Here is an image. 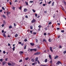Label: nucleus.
Masks as SVG:
<instances>
[{
    "label": "nucleus",
    "mask_w": 66,
    "mask_h": 66,
    "mask_svg": "<svg viewBox=\"0 0 66 66\" xmlns=\"http://www.w3.org/2000/svg\"><path fill=\"white\" fill-rule=\"evenodd\" d=\"M52 23L51 22H50L48 23V24H51Z\"/></svg>",
    "instance_id": "nucleus-51"
},
{
    "label": "nucleus",
    "mask_w": 66,
    "mask_h": 66,
    "mask_svg": "<svg viewBox=\"0 0 66 66\" xmlns=\"http://www.w3.org/2000/svg\"><path fill=\"white\" fill-rule=\"evenodd\" d=\"M54 2H53L52 3V6H53L54 5Z\"/></svg>",
    "instance_id": "nucleus-24"
},
{
    "label": "nucleus",
    "mask_w": 66,
    "mask_h": 66,
    "mask_svg": "<svg viewBox=\"0 0 66 66\" xmlns=\"http://www.w3.org/2000/svg\"><path fill=\"white\" fill-rule=\"evenodd\" d=\"M37 50L36 49H33V51H36Z\"/></svg>",
    "instance_id": "nucleus-26"
},
{
    "label": "nucleus",
    "mask_w": 66,
    "mask_h": 66,
    "mask_svg": "<svg viewBox=\"0 0 66 66\" xmlns=\"http://www.w3.org/2000/svg\"><path fill=\"white\" fill-rule=\"evenodd\" d=\"M2 12V10H0V12Z\"/></svg>",
    "instance_id": "nucleus-63"
},
{
    "label": "nucleus",
    "mask_w": 66,
    "mask_h": 66,
    "mask_svg": "<svg viewBox=\"0 0 66 66\" xmlns=\"http://www.w3.org/2000/svg\"><path fill=\"white\" fill-rule=\"evenodd\" d=\"M10 5H12V3H11V2H10Z\"/></svg>",
    "instance_id": "nucleus-61"
},
{
    "label": "nucleus",
    "mask_w": 66,
    "mask_h": 66,
    "mask_svg": "<svg viewBox=\"0 0 66 66\" xmlns=\"http://www.w3.org/2000/svg\"><path fill=\"white\" fill-rule=\"evenodd\" d=\"M12 9L13 10H15V7H12Z\"/></svg>",
    "instance_id": "nucleus-19"
},
{
    "label": "nucleus",
    "mask_w": 66,
    "mask_h": 66,
    "mask_svg": "<svg viewBox=\"0 0 66 66\" xmlns=\"http://www.w3.org/2000/svg\"><path fill=\"white\" fill-rule=\"evenodd\" d=\"M36 20H35L33 19L32 21L31 22L32 23H34V22H35L36 21Z\"/></svg>",
    "instance_id": "nucleus-7"
},
{
    "label": "nucleus",
    "mask_w": 66,
    "mask_h": 66,
    "mask_svg": "<svg viewBox=\"0 0 66 66\" xmlns=\"http://www.w3.org/2000/svg\"><path fill=\"white\" fill-rule=\"evenodd\" d=\"M12 26H10L9 27V29H11V28H12Z\"/></svg>",
    "instance_id": "nucleus-25"
},
{
    "label": "nucleus",
    "mask_w": 66,
    "mask_h": 66,
    "mask_svg": "<svg viewBox=\"0 0 66 66\" xmlns=\"http://www.w3.org/2000/svg\"><path fill=\"white\" fill-rule=\"evenodd\" d=\"M52 47H50V50L51 51V52H53V50H52Z\"/></svg>",
    "instance_id": "nucleus-5"
},
{
    "label": "nucleus",
    "mask_w": 66,
    "mask_h": 66,
    "mask_svg": "<svg viewBox=\"0 0 66 66\" xmlns=\"http://www.w3.org/2000/svg\"><path fill=\"white\" fill-rule=\"evenodd\" d=\"M3 36L4 37H6V36H5V34H3Z\"/></svg>",
    "instance_id": "nucleus-13"
},
{
    "label": "nucleus",
    "mask_w": 66,
    "mask_h": 66,
    "mask_svg": "<svg viewBox=\"0 0 66 66\" xmlns=\"http://www.w3.org/2000/svg\"><path fill=\"white\" fill-rule=\"evenodd\" d=\"M37 62L38 63V64H40V62H39V61H37Z\"/></svg>",
    "instance_id": "nucleus-52"
},
{
    "label": "nucleus",
    "mask_w": 66,
    "mask_h": 66,
    "mask_svg": "<svg viewBox=\"0 0 66 66\" xmlns=\"http://www.w3.org/2000/svg\"><path fill=\"white\" fill-rule=\"evenodd\" d=\"M35 16L36 17H37V14L36 13H35Z\"/></svg>",
    "instance_id": "nucleus-23"
},
{
    "label": "nucleus",
    "mask_w": 66,
    "mask_h": 66,
    "mask_svg": "<svg viewBox=\"0 0 66 66\" xmlns=\"http://www.w3.org/2000/svg\"><path fill=\"white\" fill-rule=\"evenodd\" d=\"M30 3H33V1H30Z\"/></svg>",
    "instance_id": "nucleus-56"
},
{
    "label": "nucleus",
    "mask_w": 66,
    "mask_h": 66,
    "mask_svg": "<svg viewBox=\"0 0 66 66\" xmlns=\"http://www.w3.org/2000/svg\"><path fill=\"white\" fill-rule=\"evenodd\" d=\"M7 64L9 66H12V64L10 63H8Z\"/></svg>",
    "instance_id": "nucleus-10"
},
{
    "label": "nucleus",
    "mask_w": 66,
    "mask_h": 66,
    "mask_svg": "<svg viewBox=\"0 0 66 66\" xmlns=\"http://www.w3.org/2000/svg\"><path fill=\"white\" fill-rule=\"evenodd\" d=\"M38 57H36L35 58V63H36V61H38Z\"/></svg>",
    "instance_id": "nucleus-1"
},
{
    "label": "nucleus",
    "mask_w": 66,
    "mask_h": 66,
    "mask_svg": "<svg viewBox=\"0 0 66 66\" xmlns=\"http://www.w3.org/2000/svg\"><path fill=\"white\" fill-rule=\"evenodd\" d=\"M18 36V34H16L15 35V37H17V36Z\"/></svg>",
    "instance_id": "nucleus-14"
},
{
    "label": "nucleus",
    "mask_w": 66,
    "mask_h": 66,
    "mask_svg": "<svg viewBox=\"0 0 66 66\" xmlns=\"http://www.w3.org/2000/svg\"><path fill=\"white\" fill-rule=\"evenodd\" d=\"M38 28H42V26H41L39 25L38 26Z\"/></svg>",
    "instance_id": "nucleus-35"
},
{
    "label": "nucleus",
    "mask_w": 66,
    "mask_h": 66,
    "mask_svg": "<svg viewBox=\"0 0 66 66\" xmlns=\"http://www.w3.org/2000/svg\"><path fill=\"white\" fill-rule=\"evenodd\" d=\"M31 61L33 62H34V59H31Z\"/></svg>",
    "instance_id": "nucleus-17"
},
{
    "label": "nucleus",
    "mask_w": 66,
    "mask_h": 66,
    "mask_svg": "<svg viewBox=\"0 0 66 66\" xmlns=\"http://www.w3.org/2000/svg\"><path fill=\"white\" fill-rule=\"evenodd\" d=\"M33 50V49H31L30 50V51H32Z\"/></svg>",
    "instance_id": "nucleus-50"
},
{
    "label": "nucleus",
    "mask_w": 66,
    "mask_h": 66,
    "mask_svg": "<svg viewBox=\"0 0 66 66\" xmlns=\"http://www.w3.org/2000/svg\"><path fill=\"white\" fill-rule=\"evenodd\" d=\"M8 46H11V44L9 43H8Z\"/></svg>",
    "instance_id": "nucleus-44"
},
{
    "label": "nucleus",
    "mask_w": 66,
    "mask_h": 66,
    "mask_svg": "<svg viewBox=\"0 0 66 66\" xmlns=\"http://www.w3.org/2000/svg\"><path fill=\"white\" fill-rule=\"evenodd\" d=\"M41 66H46V65H43L42 64V65H41Z\"/></svg>",
    "instance_id": "nucleus-57"
},
{
    "label": "nucleus",
    "mask_w": 66,
    "mask_h": 66,
    "mask_svg": "<svg viewBox=\"0 0 66 66\" xmlns=\"http://www.w3.org/2000/svg\"><path fill=\"white\" fill-rule=\"evenodd\" d=\"M32 11H33V12H34V13H35V12H36V11H35V10H34V9L32 10Z\"/></svg>",
    "instance_id": "nucleus-29"
},
{
    "label": "nucleus",
    "mask_w": 66,
    "mask_h": 66,
    "mask_svg": "<svg viewBox=\"0 0 66 66\" xmlns=\"http://www.w3.org/2000/svg\"><path fill=\"white\" fill-rule=\"evenodd\" d=\"M4 24H3L2 25V27H4Z\"/></svg>",
    "instance_id": "nucleus-48"
},
{
    "label": "nucleus",
    "mask_w": 66,
    "mask_h": 66,
    "mask_svg": "<svg viewBox=\"0 0 66 66\" xmlns=\"http://www.w3.org/2000/svg\"><path fill=\"white\" fill-rule=\"evenodd\" d=\"M14 27H15L16 26V24L14 23Z\"/></svg>",
    "instance_id": "nucleus-62"
},
{
    "label": "nucleus",
    "mask_w": 66,
    "mask_h": 66,
    "mask_svg": "<svg viewBox=\"0 0 66 66\" xmlns=\"http://www.w3.org/2000/svg\"><path fill=\"white\" fill-rule=\"evenodd\" d=\"M30 33H31V34H32V32H33V31L32 30H30Z\"/></svg>",
    "instance_id": "nucleus-45"
},
{
    "label": "nucleus",
    "mask_w": 66,
    "mask_h": 66,
    "mask_svg": "<svg viewBox=\"0 0 66 66\" xmlns=\"http://www.w3.org/2000/svg\"><path fill=\"white\" fill-rule=\"evenodd\" d=\"M44 35L45 36H46V35H47V34L45 32L44 34Z\"/></svg>",
    "instance_id": "nucleus-37"
},
{
    "label": "nucleus",
    "mask_w": 66,
    "mask_h": 66,
    "mask_svg": "<svg viewBox=\"0 0 66 66\" xmlns=\"http://www.w3.org/2000/svg\"><path fill=\"white\" fill-rule=\"evenodd\" d=\"M43 6H45L46 5V4H43Z\"/></svg>",
    "instance_id": "nucleus-59"
},
{
    "label": "nucleus",
    "mask_w": 66,
    "mask_h": 66,
    "mask_svg": "<svg viewBox=\"0 0 66 66\" xmlns=\"http://www.w3.org/2000/svg\"><path fill=\"white\" fill-rule=\"evenodd\" d=\"M51 1H50L49 2H48V4H50L51 3Z\"/></svg>",
    "instance_id": "nucleus-46"
},
{
    "label": "nucleus",
    "mask_w": 66,
    "mask_h": 66,
    "mask_svg": "<svg viewBox=\"0 0 66 66\" xmlns=\"http://www.w3.org/2000/svg\"><path fill=\"white\" fill-rule=\"evenodd\" d=\"M47 28H45V30L46 31L47 30Z\"/></svg>",
    "instance_id": "nucleus-64"
},
{
    "label": "nucleus",
    "mask_w": 66,
    "mask_h": 66,
    "mask_svg": "<svg viewBox=\"0 0 66 66\" xmlns=\"http://www.w3.org/2000/svg\"><path fill=\"white\" fill-rule=\"evenodd\" d=\"M43 42H46L47 41L46 40H45L44 39L43 40Z\"/></svg>",
    "instance_id": "nucleus-43"
},
{
    "label": "nucleus",
    "mask_w": 66,
    "mask_h": 66,
    "mask_svg": "<svg viewBox=\"0 0 66 66\" xmlns=\"http://www.w3.org/2000/svg\"><path fill=\"white\" fill-rule=\"evenodd\" d=\"M3 18H5V19H6V16L4 15V14L3 15Z\"/></svg>",
    "instance_id": "nucleus-8"
},
{
    "label": "nucleus",
    "mask_w": 66,
    "mask_h": 66,
    "mask_svg": "<svg viewBox=\"0 0 66 66\" xmlns=\"http://www.w3.org/2000/svg\"><path fill=\"white\" fill-rule=\"evenodd\" d=\"M63 53L65 54L66 53V51H65L63 52Z\"/></svg>",
    "instance_id": "nucleus-40"
},
{
    "label": "nucleus",
    "mask_w": 66,
    "mask_h": 66,
    "mask_svg": "<svg viewBox=\"0 0 66 66\" xmlns=\"http://www.w3.org/2000/svg\"><path fill=\"white\" fill-rule=\"evenodd\" d=\"M5 62H2V64L3 65H4V64H5Z\"/></svg>",
    "instance_id": "nucleus-15"
},
{
    "label": "nucleus",
    "mask_w": 66,
    "mask_h": 66,
    "mask_svg": "<svg viewBox=\"0 0 66 66\" xmlns=\"http://www.w3.org/2000/svg\"><path fill=\"white\" fill-rule=\"evenodd\" d=\"M11 64V66H14L15 65V63H12Z\"/></svg>",
    "instance_id": "nucleus-18"
},
{
    "label": "nucleus",
    "mask_w": 66,
    "mask_h": 66,
    "mask_svg": "<svg viewBox=\"0 0 66 66\" xmlns=\"http://www.w3.org/2000/svg\"><path fill=\"white\" fill-rule=\"evenodd\" d=\"M62 46H61V45H60L59 46V48H62Z\"/></svg>",
    "instance_id": "nucleus-34"
},
{
    "label": "nucleus",
    "mask_w": 66,
    "mask_h": 66,
    "mask_svg": "<svg viewBox=\"0 0 66 66\" xmlns=\"http://www.w3.org/2000/svg\"><path fill=\"white\" fill-rule=\"evenodd\" d=\"M28 59H29V57H27V58L25 59L26 60H28Z\"/></svg>",
    "instance_id": "nucleus-31"
},
{
    "label": "nucleus",
    "mask_w": 66,
    "mask_h": 66,
    "mask_svg": "<svg viewBox=\"0 0 66 66\" xmlns=\"http://www.w3.org/2000/svg\"><path fill=\"white\" fill-rule=\"evenodd\" d=\"M56 64H57V65H59V64H62V63H61V62H60V61H58Z\"/></svg>",
    "instance_id": "nucleus-2"
},
{
    "label": "nucleus",
    "mask_w": 66,
    "mask_h": 66,
    "mask_svg": "<svg viewBox=\"0 0 66 66\" xmlns=\"http://www.w3.org/2000/svg\"><path fill=\"white\" fill-rule=\"evenodd\" d=\"M19 9L20 10H22V7H21V6L19 8Z\"/></svg>",
    "instance_id": "nucleus-21"
},
{
    "label": "nucleus",
    "mask_w": 66,
    "mask_h": 66,
    "mask_svg": "<svg viewBox=\"0 0 66 66\" xmlns=\"http://www.w3.org/2000/svg\"><path fill=\"white\" fill-rule=\"evenodd\" d=\"M52 61L51 60L50 61V63H52Z\"/></svg>",
    "instance_id": "nucleus-60"
},
{
    "label": "nucleus",
    "mask_w": 66,
    "mask_h": 66,
    "mask_svg": "<svg viewBox=\"0 0 66 66\" xmlns=\"http://www.w3.org/2000/svg\"><path fill=\"white\" fill-rule=\"evenodd\" d=\"M7 59H8L7 58H6L5 59V61H7Z\"/></svg>",
    "instance_id": "nucleus-42"
},
{
    "label": "nucleus",
    "mask_w": 66,
    "mask_h": 66,
    "mask_svg": "<svg viewBox=\"0 0 66 66\" xmlns=\"http://www.w3.org/2000/svg\"><path fill=\"white\" fill-rule=\"evenodd\" d=\"M24 41L25 42H27V38H26L25 39H24Z\"/></svg>",
    "instance_id": "nucleus-36"
},
{
    "label": "nucleus",
    "mask_w": 66,
    "mask_h": 66,
    "mask_svg": "<svg viewBox=\"0 0 66 66\" xmlns=\"http://www.w3.org/2000/svg\"><path fill=\"white\" fill-rule=\"evenodd\" d=\"M35 63H33L32 64V65H35Z\"/></svg>",
    "instance_id": "nucleus-54"
},
{
    "label": "nucleus",
    "mask_w": 66,
    "mask_h": 66,
    "mask_svg": "<svg viewBox=\"0 0 66 66\" xmlns=\"http://www.w3.org/2000/svg\"><path fill=\"white\" fill-rule=\"evenodd\" d=\"M59 57V56H56L55 57L54 59H57Z\"/></svg>",
    "instance_id": "nucleus-11"
},
{
    "label": "nucleus",
    "mask_w": 66,
    "mask_h": 66,
    "mask_svg": "<svg viewBox=\"0 0 66 66\" xmlns=\"http://www.w3.org/2000/svg\"><path fill=\"white\" fill-rule=\"evenodd\" d=\"M25 3L27 5H28V2H25Z\"/></svg>",
    "instance_id": "nucleus-20"
},
{
    "label": "nucleus",
    "mask_w": 66,
    "mask_h": 66,
    "mask_svg": "<svg viewBox=\"0 0 66 66\" xmlns=\"http://www.w3.org/2000/svg\"><path fill=\"white\" fill-rule=\"evenodd\" d=\"M15 47H14L13 48H12V49L13 50V51H15Z\"/></svg>",
    "instance_id": "nucleus-22"
},
{
    "label": "nucleus",
    "mask_w": 66,
    "mask_h": 66,
    "mask_svg": "<svg viewBox=\"0 0 66 66\" xmlns=\"http://www.w3.org/2000/svg\"><path fill=\"white\" fill-rule=\"evenodd\" d=\"M48 56L50 59H51V55H49Z\"/></svg>",
    "instance_id": "nucleus-16"
},
{
    "label": "nucleus",
    "mask_w": 66,
    "mask_h": 66,
    "mask_svg": "<svg viewBox=\"0 0 66 66\" xmlns=\"http://www.w3.org/2000/svg\"><path fill=\"white\" fill-rule=\"evenodd\" d=\"M19 44H21V42H19Z\"/></svg>",
    "instance_id": "nucleus-53"
},
{
    "label": "nucleus",
    "mask_w": 66,
    "mask_h": 66,
    "mask_svg": "<svg viewBox=\"0 0 66 66\" xmlns=\"http://www.w3.org/2000/svg\"><path fill=\"white\" fill-rule=\"evenodd\" d=\"M33 34H34V35H35V34H36V32H34L33 33Z\"/></svg>",
    "instance_id": "nucleus-41"
},
{
    "label": "nucleus",
    "mask_w": 66,
    "mask_h": 66,
    "mask_svg": "<svg viewBox=\"0 0 66 66\" xmlns=\"http://www.w3.org/2000/svg\"><path fill=\"white\" fill-rule=\"evenodd\" d=\"M48 41L49 42H51V41H52V40H51V39L49 38L48 39Z\"/></svg>",
    "instance_id": "nucleus-12"
},
{
    "label": "nucleus",
    "mask_w": 66,
    "mask_h": 66,
    "mask_svg": "<svg viewBox=\"0 0 66 66\" xmlns=\"http://www.w3.org/2000/svg\"><path fill=\"white\" fill-rule=\"evenodd\" d=\"M28 11V10L27 9H24V12H26L27 11Z\"/></svg>",
    "instance_id": "nucleus-4"
},
{
    "label": "nucleus",
    "mask_w": 66,
    "mask_h": 66,
    "mask_svg": "<svg viewBox=\"0 0 66 66\" xmlns=\"http://www.w3.org/2000/svg\"><path fill=\"white\" fill-rule=\"evenodd\" d=\"M22 62V59H21L19 61V62Z\"/></svg>",
    "instance_id": "nucleus-33"
},
{
    "label": "nucleus",
    "mask_w": 66,
    "mask_h": 66,
    "mask_svg": "<svg viewBox=\"0 0 66 66\" xmlns=\"http://www.w3.org/2000/svg\"><path fill=\"white\" fill-rule=\"evenodd\" d=\"M45 62L46 63L47 62V59H46L45 60Z\"/></svg>",
    "instance_id": "nucleus-28"
},
{
    "label": "nucleus",
    "mask_w": 66,
    "mask_h": 66,
    "mask_svg": "<svg viewBox=\"0 0 66 66\" xmlns=\"http://www.w3.org/2000/svg\"><path fill=\"white\" fill-rule=\"evenodd\" d=\"M24 49H26V45L24 47Z\"/></svg>",
    "instance_id": "nucleus-47"
},
{
    "label": "nucleus",
    "mask_w": 66,
    "mask_h": 66,
    "mask_svg": "<svg viewBox=\"0 0 66 66\" xmlns=\"http://www.w3.org/2000/svg\"><path fill=\"white\" fill-rule=\"evenodd\" d=\"M43 3V2H41L40 3V4H41Z\"/></svg>",
    "instance_id": "nucleus-58"
},
{
    "label": "nucleus",
    "mask_w": 66,
    "mask_h": 66,
    "mask_svg": "<svg viewBox=\"0 0 66 66\" xmlns=\"http://www.w3.org/2000/svg\"><path fill=\"white\" fill-rule=\"evenodd\" d=\"M25 17L27 18H28V16L27 15H26L25 16Z\"/></svg>",
    "instance_id": "nucleus-55"
},
{
    "label": "nucleus",
    "mask_w": 66,
    "mask_h": 66,
    "mask_svg": "<svg viewBox=\"0 0 66 66\" xmlns=\"http://www.w3.org/2000/svg\"><path fill=\"white\" fill-rule=\"evenodd\" d=\"M19 53L20 54H22L23 53V52L21 51Z\"/></svg>",
    "instance_id": "nucleus-6"
},
{
    "label": "nucleus",
    "mask_w": 66,
    "mask_h": 66,
    "mask_svg": "<svg viewBox=\"0 0 66 66\" xmlns=\"http://www.w3.org/2000/svg\"><path fill=\"white\" fill-rule=\"evenodd\" d=\"M30 44L31 45V46H34V44L33 43H30Z\"/></svg>",
    "instance_id": "nucleus-9"
},
{
    "label": "nucleus",
    "mask_w": 66,
    "mask_h": 66,
    "mask_svg": "<svg viewBox=\"0 0 66 66\" xmlns=\"http://www.w3.org/2000/svg\"><path fill=\"white\" fill-rule=\"evenodd\" d=\"M9 13H10V12H6V14H7V15H8V14H9Z\"/></svg>",
    "instance_id": "nucleus-49"
},
{
    "label": "nucleus",
    "mask_w": 66,
    "mask_h": 66,
    "mask_svg": "<svg viewBox=\"0 0 66 66\" xmlns=\"http://www.w3.org/2000/svg\"><path fill=\"white\" fill-rule=\"evenodd\" d=\"M0 61H1V62H2V61H3V59H0Z\"/></svg>",
    "instance_id": "nucleus-32"
},
{
    "label": "nucleus",
    "mask_w": 66,
    "mask_h": 66,
    "mask_svg": "<svg viewBox=\"0 0 66 66\" xmlns=\"http://www.w3.org/2000/svg\"><path fill=\"white\" fill-rule=\"evenodd\" d=\"M40 53V52H37L35 53V55H38V54H39Z\"/></svg>",
    "instance_id": "nucleus-3"
},
{
    "label": "nucleus",
    "mask_w": 66,
    "mask_h": 66,
    "mask_svg": "<svg viewBox=\"0 0 66 66\" xmlns=\"http://www.w3.org/2000/svg\"><path fill=\"white\" fill-rule=\"evenodd\" d=\"M61 32L62 33H64V30H62L61 31Z\"/></svg>",
    "instance_id": "nucleus-39"
},
{
    "label": "nucleus",
    "mask_w": 66,
    "mask_h": 66,
    "mask_svg": "<svg viewBox=\"0 0 66 66\" xmlns=\"http://www.w3.org/2000/svg\"><path fill=\"white\" fill-rule=\"evenodd\" d=\"M3 53L4 54H5V53H6V52H5V51H3Z\"/></svg>",
    "instance_id": "nucleus-30"
},
{
    "label": "nucleus",
    "mask_w": 66,
    "mask_h": 66,
    "mask_svg": "<svg viewBox=\"0 0 66 66\" xmlns=\"http://www.w3.org/2000/svg\"><path fill=\"white\" fill-rule=\"evenodd\" d=\"M2 10H4V11L5 10V8H4V7H2Z\"/></svg>",
    "instance_id": "nucleus-27"
},
{
    "label": "nucleus",
    "mask_w": 66,
    "mask_h": 66,
    "mask_svg": "<svg viewBox=\"0 0 66 66\" xmlns=\"http://www.w3.org/2000/svg\"><path fill=\"white\" fill-rule=\"evenodd\" d=\"M30 29H31L32 30V29H33V27H32V26H30Z\"/></svg>",
    "instance_id": "nucleus-38"
}]
</instances>
